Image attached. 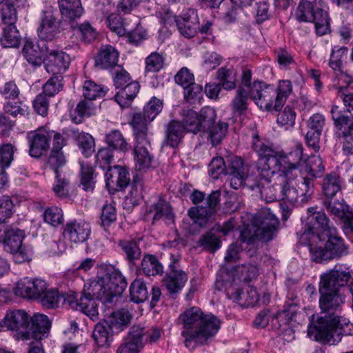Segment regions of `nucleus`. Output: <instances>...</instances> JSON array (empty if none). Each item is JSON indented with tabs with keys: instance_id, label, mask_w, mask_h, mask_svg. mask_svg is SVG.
I'll list each match as a JSON object with an SVG mask.
<instances>
[{
	"instance_id": "obj_1",
	"label": "nucleus",
	"mask_w": 353,
	"mask_h": 353,
	"mask_svg": "<svg viewBox=\"0 0 353 353\" xmlns=\"http://www.w3.org/2000/svg\"><path fill=\"white\" fill-rule=\"evenodd\" d=\"M319 306L321 316L314 325H310L307 335L310 338L322 343L334 344L341 340L345 334L346 320L335 314L344 302V296L341 290H334L319 283Z\"/></svg>"
},
{
	"instance_id": "obj_2",
	"label": "nucleus",
	"mask_w": 353,
	"mask_h": 353,
	"mask_svg": "<svg viewBox=\"0 0 353 353\" xmlns=\"http://www.w3.org/2000/svg\"><path fill=\"white\" fill-rule=\"evenodd\" d=\"M179 322L183 325L181 332L185 338V345L189 347L191 342L203 344L213 337L220 329L221 322L212 315H204L200 308L192 307L186 310L179 317Z\"/></svg>"
},
{
	"instance_id": "obj_3",
	"label": "nucleus",
	"mask_w": 353,
	"mask_h": 353,
	"mask_svg": "<svg viewBox=\"0 0 353 353\" xmlns=\"http://www.w3.org/2000/svg\"><path fill=\"white\" fill-rule=\"evenodd\" d=\"M279 221L270 209L263 208L252 216L241 232V239L248 244L256 241L268 242L276 235Z\"/></svg>"
},
{
	"instance_id": "obj_4",
	"label": "nucleus",
	"mask_w": 353,
	"mask_h": 353,
	"mask_svg": "<svg viewBox=\"0 0 353 353\" xmlns=\"http://www.w3.org/2000/svg\"><path fill=\"white\" fill-rule=\"evenodd\" d=\"M325 232L322 237L312 235L310 239H307L310 240V244L306 246L312 260L316 263L338 259L347 254V248L336 228Z\"/></svg>"
},
{
	"instance_id": "obj_5",
	"label": "nucleus",
	"mask_w": 353,
	"mask_h": 353,
	"mask_svg": "<svg viewBox=\"0 0 353 353\" xmlns=\"http://www.w3.org/2000/svg\"><path fill=\"white\" fill-rule=\"evenodd\" d=\"M252 147L259 157V169L265 174V176L270 177L276 173L284 174L289 172L286 170L285 154L283 151L276 150L271 146L261 143L258 135L254 137Z\"/></svg>"
},
{
	"instance_id": "obj_6",
	"label": "nucleus",
	"mask_w": 353,
	"mask_h": 353,
	"mask_svg": "<svg viewBox=\"0 0 353 353\" xmlns=\"http://www.w3.org/2000/svg\"><path fill=\"white\" fill-rule=\"evenodd\" d=\"M234 279L228 272L219 274L216 281V288L221 290L225 288L228 299L239 303L244 307L254 306L259 301V295L256 289L252 286H247L241 290L234 283Z\"/></svg>"
},
{
	"instance_id": "obj_7",
	"label": "nucleus",
	"mask_w": 353,
	"mask_h": 353,
	"mask_svg": "<svg viewBox=\"0 0 353 353\" xmlns=\"http://www.w3.org/2000/svg\"><path fill=\"white\" fill-rule=\"evenodd\" d=\"M316 0H301L297 8L296 15L299 21H312L315 24L318 35L323 36L330 32L328 14L321 8H314Z\"/></svg>"
},
{
	"instance_id": "obj_8",
	"label": "nucleus",
	"mask_w": 353,
	"mask_h": 353,
	"mask_svg": "<svg viewBox=\"0 0 353 353\" xmlns=\"http://www.w3.org/2000/svg\"><path fill=\"white\" fill-rule=\"evenodd\" d=\"M23 237L24 234L21 230L8 228L4 230L2 242L3 249L14 255V260L17 263H24L30 259L28 253L22 247Z\"/></svg>"
},
{
	"instance_id": "obj_9",
	"label": "nucleus",
	"mask_w": 353,
	"mask_h": 353,
	"mask_svg": "<svg viewBox=\"0 0 353 353\" xmlns=\"http://www.w3.org/2000/svg\"><path fill=\"white\" fill-rule=\"evenodd\" d=\"M332 228H336L330 225V220L323 212L314 213L313 216L307 217V222L305 225L303 232L299 237V243L304 245L310 244V236L316 235L320 237L325 234V232L330 231Z\"/></svg>"
},
{
	"instance_id": "obj_10",
	"label": "nucleus",
	"mask_w": 353,
	"mask_h": 353,
	"mask_svg": "<svg viewBox=\"0 0 353 353\" xmlns=\"http://www.w3.org/2000/svg\"><path fill=\"white\" fill-rule=\"evenodd\" d=\"M183 124L185 126V132L194 134L198 132L205 130L213 119L216 118V113L214 109L205 107L201 110L200 114L192 110H188L184 114Z\"/></svg>"
},
{
	"instance_id": "obj_11",
	"label": "nucleus",
	"mask_w": 353,
	"mask_h": 353,
	"mask_svg": "<svg viewBox=\"0 0 353 353\" xmlns=\"http://www.w3.org/2000/svg\"><path fill=\"white\" fill-rule=\"evenodd\" d=\"M46 127L39 128L27 134L29 154L34 158H39L46 154L50 145V134Z\"/></svg>"
},
{
	"instance_id": "obj_12",
	"label": "nucleus",
	"mask_w": 353,
	"mask_h": 353,
	"mask_svg": "<svg viewBox=\"0 0 353 353\" xmlns=\"http://www.w3.org/2000/svg\"><path fill=\"white\" fill-rule=\"evenodd\" d=\"M276 92L273 88L261 82L255 81L249 90V97L261 109L270 111L274 109Z\"/></svg>"
},
{
	"instance_id": "obj_13",
	"label": "nucleus",
	"mask_w": 353,
	"mask_h": 353,
	"mask_svg": "<svg viewBox=\"0 0 353 353\" xmlns=\"http://www.w3.org/2000/svg\"><path fill=\"white\" fill-rule=\"evenodd\" d=\"M64 305L71 309L79 310L95 321L99 319L98 305L92 298L82 293L77 299V293L72 292L64 299Z\"/></svg>"
},
{
	"instance_id": "obj_14",
	"label": "nucleus",
	"mask_w": 353,
	"mask_h": 353,
	"mask_svg": "<svg viewBox=\"0 0 353 353\" xmlns=\"http://www.w3.org/2000/svg\"><path fill=\"white\" fill-rule=\"evenodd\" d=\"M101 274L113 299L121 295L127 287V281L121 272L113 266L109 265L103 267L101 269Z\"/></svg>"
},
{
	"instance_id": "obj_15",
	"label": "nucleus",
	"mask_w": 353,
	"mask_h": 353,
	"mask_svg": "<svg viewBox=\"0 0 353 353\" xmlns=\"http://www.w3.org/2000/svg\"><path fill=\"white\" fill-rule=\"evenodd\" d=\"M278 185L281 190V200H287L291 203L299 202L298 178L292 172L278 176Z\"/></svg>"
},
{
	"instance_id": "obj_16",
	"label": "nucleus",
	"mask_w": 353,
	"mask_h": 353,
	"mask_svg": "<svg viewBox=\"0 0 353 353\" xmlns=\"http://www.w3.org/2000/svg\"><path fill=\"white\" fill-rule=\"evenodd\" d=\"M105 177L106 186L110 191H119L128 186L130 183L129 172L120 165L108 167Z\"/></svg>"
},
{
	"instance_id": "obj_17",
	"label": "nucleus",
	"mask_w": 353,
	"mask_h": 353,
	"mask_svg": "<svg viewBox=\"0 0 353 353\" xmlns=\"http://www.w3.org/2000/svg\"><path fill=\"white\" fill-rule=\"evenodd\" d=\"M82 293L93 299L101 300L104 303H112L114 299L109 293V289L105 280L103 279L102 274L97 276V280L88 282L84 285Z\"/></svg>"
},
{
	"instance_id": "obj_18",
	"label": "nucleus",
	"mask_w": 353,
	"mask_h": 353,
	"mask_svg": "<svg viewBox=\"0 0 353 353\" xmlns=\"http://www.w3.org/2000/svg\"><path fill=\"white\" fill-rule=\"evenodd\" d=\"M45 67L48 72L52 74H61L69 67L70 56L63 51L52 50L47 53Z\"/></svg>"
},
{
	"instance_id": "obj_19",
	"label": "nucleus",
	"mask_w": 353,
	"mask_h": 353,
	"mask_svg": "<svg viewBox=\"0 0 353 353\" xmlns=\"http://www.w3.org/2000/svg\"><path fill=\"white\" fill-rule=\"evenodd\" d=\"M170 272L166 274L163 281L169 294L174 299L185 285L188 276L184 271L177 268L174 263L170 264Z\"/></svg>"
},
{
	"instance_id": "obj_20",
	"label": "nucleus",
	"mask_w": 353,
	"mask_h": 353,
	"mask_svg": "<svg viewBox=\"0 0 353 353\" xmlns=\"http://www.w3.org/2000/svg\"><path fill=\"white\" fill-rule=\"evenodd\" d=\"M91 232L89 223L83 221H74L68 223L64 228L63 234L74 243L85 242Z\"/></svg>"
},
{
	"instance_id": "obj_21",
	"label": "nucleus",
	"mask_w": 353,
	"mask_h": 353,
	"mask_svg": "<svg viewBox=\"0 0 353 353\" xmlns=\"http://www.w3.org/2000/svg\"><path fill=\"white\" fill-rule=\"evenodd\" d=\"M179 32L186 38L194 37L200 29L198 16L194 10H189L183 13L177 21Z\"/></svg>"
},
{
	"instance_id": "obj_22",
	"label": "nucleus",
	"mask_w": 353,
	"mask_h": 353,
	"mask_svg": "<svg viewBox=\"0 0 353 353\" xmlns=\"http://www.w3.org/2000/svg\"><path fill=\"white\" fill-rule=\"evenodd\" d=\"M150 141H135L134 161L136 169L139 171L145 170L151 166L152 156L150 153Z\"/></svg>"
},
{
	"instance_id": "obj_23",
	"label": "nucleus",
	"mask_w": 353,
	"mask_h": 353,
	"mask_svg": "<svg viewBox=\"0 0 353 353\" xmlns=\"http://www.w3.org/2000/svg\"><path fill=\"white\" fill-rule=\"evenodd\" d=\"M185 133V128L182 122L175 120L171 121L168 124L165 131V137L162 143L163 147L177 148Z\"/></svg>"
},
{
	"instance_id": "obj_24",
	"label": "nucleus",
	"mask_w": 353,
	"mask_h": 353,
	"mask_svg": "<svg viewBox=\"0 0 353 353\" xmlns=\"http://www.w3.org/2000/svg\"><path fill=\"white\" fill-rule=\"evenodd\" d=\"M243 159L239 157L228 159L226 163V175L230 176L231 186L239 189L243 183V175L245 174Z\"/></svg>"
},
{
	"instance_id": "obj_25",
	"label": "nucleus",
	"mask_w": 353,
	"mask_h": 353,
	"mask_svg": "<svg viewBox=\"0 0 353 353\" xmlns=\"http://www.w3.org/2000/svg\"><path fill=\"white\" fill-rule=\"evenodd\" d=\"M38 36L40 41H52L59 33V26L56 19L51 13H45L40 26L37 29Z\"/></svg>"
},
{
	"instance_id": "obj_26",
	"label": "nucleus",
	"mask_w": 353,
	"mask_h": 353,
	"mask_svg": "<svg viewBox=\"0 0 353 353\" xmlns=\"http://www.w3.org/2000/svg\"><path fill=\"white\" fill-rule=\"evenodd\" d=\"M22 51L26 60L30 63L40 65L43 61V56L48 53V48L43 41H39L37 46H35L32 42L27 41Z\"/></svg>"
},
{
	"instance_id": "obj_27",
	"label": "nucleus",
	"mask_w": 353,
	"mask_h": 353,
	"mask_svg": "<svg viewBox=\"0 0 353 353\" xmlns=\"http://www.w3.org/2000/svg\"><path fill=\"white\" fill-rule=\"evenodd\" d=\"M350 276V272L340 271L335 268L330 272L321 276L320 283L330 288L341 290V288L347 283Z\"/></svg>"
},
{
	"instance_id": "obj_28",
	"label": "nucleus",
	"mask_w": 353,
	"mask_h": 353,
	"mask_svg": "<svg viewBox=\"0 0 353 353\" xmlns=\"http://www.w3.org/2000/svg\"><path fill=\"white\" fill-rule=\"evenodd\" d=\"M119 52L112 46H102L95 58V65L101 69L115 66L118 63Z\"/></svg>"
},
{
	"instance_id": "obj_29",
	"label": "nucleus",
	"mask_w": 353,
	"mask_h": 353,
	"mask_svg": "<svg viewBox=\"0 0 353 353\" xmlns=\"http://www.w3.org/2000/svg\"><path fill=\"white\" fill-rule=\"evenodd\" d=\"M150 122L151 121H148L141 112L133 114L130 124L132 128L135 141L150 140L148 137V125Z\"/></svg>"
},
{
	"instance_id": "obj_30",
	"label": "nucleus",
	"mask_w": 353,
	"mask_h": 353,
	"mask_svg": "<svg viewBox=\"0 0 353 353\" xmlns=\"http://www.w3.org/2000/svg\"><path fill=\"white\" fill-rule=\"evenodd\" d=\"M112 332L109 323L101 321L95 325L92 338L98 347H109L112 339Z\"/></svg>"
},
{
	"instance_id": "obj_31",
	"label": "nucleus",
	"mask_w": 353,
	"mask_h": 353,
	"mask_svg": "<svg viewBox=\"0 0 353 353\" xmlns=\"http://www.w3.org/2000/svg\"><path fill=\"white\" fill-rule=\"evenodd\" d=\"M264 184L259 190V193L262 199L266 202H272L281 200V190L278 188V176L272 181L270 177L264 176Z\"/></svg>"
},
{
	"instance_id": "obj_32",
	"label": "nucleus",
	"mask_w": 353,
	"mask_h": 353,
	"mask_svg": "<svg viewBox=\"0 0 353 353\" xmlns=\"http://www.w3.org/2000/svg\"><path fill=\"white\" fill-rule=\"evenodd\" d=\"M58 5L62 17L70 21L79 18L83 12L81 0H58Z\"/></svg>"
},
{
	"instance_id": "obj_33",
	"label": "nucleus",
	"mask_w": 353,
	"mask_h": 353,
	"mask_svg": "<svg viewBox=\"0 0 353 353\" xmlns=\"http://www.w3.org/2000/svg\"><path fill=\"white\" fill-rule=\"evenodd\" d=\"M331 114L334 125L339 131L343 129L346 131V127L350 130L353 125V112H351V109L341 110L339 106L333 105Z\"/></svg>"
},
{
	"instance_id": "obj_34",
	"label": "nucleus",
	"mask_w": 353,
	"mask_h": 353,
	"mask_svg": "<svg viewBox=\"0 0 353 353\" xmlns=\"http://www.w3.org/2000/svg\"><path fill=\"white\" fill-rule=\"evenodd\" d=\"M31 321L32 324L30 330L32 338L36 340H41L48 335L50 328V322L46 315L34 314L32 317Z\"/></svg>"
},
{
	"instance_id": "obj_35",
	"label": "nucleus",
	"mask_w": 353,
	"mask_h": 353,
	"mask_svg": "<svg viewBox=\"0 0 353 353\" xmlns=\"http://www.w3.org/2000/svg\"><path fill=\"white\" fill-rule=\"evenodd\" d=\"M341 179L339 174L332 172L327 174L323 181L322 190L324 198L341 195Z\"/></svg>"
},
{
	"instance_id": "obj_36",
	"label": "nucleus",
	"mask_w": 353,
	"mask_h": 353,
	"mask_svg": "<svg viewBox=\"0 0 353 353\" xmlns=\"http://www.w3.org/2000/svg\"><path fill=\"white\" fill-rule=\"evenodd\" d=\"M214 214L215 210L207 209L203 205L192 207L188 210V216L199 228H206Z\"/></svg>"
},
{
	"instance_id": "obj_37",
	"label": "nucleus",
	"mask_w": 353,
	"mask_h": 353,
	"mask_svg": "<svg viewBox=\"0 0 353 353\" xmlns=\"http://www.w3.org/2000/svg\"><path fill=\"white\" fill-rule=\"evenodd\" d=\"M323 205L332 215L341 219H343L349 212L348 206L345 203V201L341 195L323 198Z\"/></svg>"
},
{
	"instance_id": "obj_38",
	"label": "nucleus",
	"mask_w": 353,
	"mask_h": 353,
	"mask_svg": "<svg viewBox=\"0 0 353 353\" xmlns=\"http://www.w3.org/2000/svg\"><path fill=\"white\" fill-rule=\"evenodd\" d=\"M140 85L137 81H132L122 88L115 95L116 101L121 107L130 105L139 91Z\"/></svg>"
},
{
	"instance_id": "obj_39",
	"label": "nucleus",
	"mask_w": 353,
	"mask_h": 353,
	"mask_svg": "<svg viewBox=\"0 0 353 353\" xmlns=\"http://www.w3.org/2000/svg\"><path fill=\"white\" fill-rule=\"evenodd\" d=\"M228 125L224 122L215 123V118L208 127H206L203 133L207 134V139L213 146L219 145L225 137L228 131Z\"/></svg>"
},
{
	"instance_id": "obj_40",
	"label": "nucleus",
	"mask_w": 353,
	"mask_h": 353,
	"mask_svg": "<svg viewBox=\"0 0 353 353\" xmlns=\"http://www.w3.org/2000/svg\"><path fill=\"white\" fill-rule=\"evenodd\" d=\"M132 319V314L125 308L114 312L110 316L109 323L112 327V331L115 332L123 331L130 323Z\"/></svg>"
},
{
	"instance_id": "obj_41",
	"label": "nucleus",
	"mask_w": 353,
	"mask_h": 353,
	"mask_svg": "<svg viewBox=\"0 0 353 353\" xmlns=\"http://www.w3.org/2000/svg\"><path fill=\"white\" fill-rule=\"evenodd\" d=\"M21 41V36L16 25H5L0 39L1 45L5 48H18Z\"/></svg>"
},
{
	"instance_id": "obj_42",
	"label": "nucleus",
	"mask_w": 353,
	"mask_h": 353,
	"mask_svg": "<svg viewBox=\"0 0 353 353\" xmlns=\"http://www.w3.org/2000/svg\"><path fill=\"white\" fill-rule=\"evenodd\" d=\"M118 245L129 262L134 263L135 261L141 258V250L137 241L134 239H121L119 241Z\"/></svg>"
},
{
	"instance_id": "obj_43",
	"label": "nucleus",
	"mask_w": 353,
	"mask_h": 353,
	"mask_svg": "<svg viewBox=\"0 0 353 353\" xmlns=\"http://www.w3.org/2000/svg\"><path fill=\"white\" fill-rule=\"evenodd\" d=\"M292 92V85L290 81H279L274 105V110L278 111L284 105Z\"/></svg>"
},
{
	"instance_id": "obj_44",
	"label": "nucleus",
	"mask_w": 353,
	"mask_h": 353,
	"mask_svg": "<svg viewBox=\"0 0 353 353\" xmlns=\"http://www.w3.org/2000/svg\"><path fill=\"white\" fill-rule=\"evenodd\" d=\"M130 296L132 301L140 303L147 300L148 291L145 283L141 279H135L130 287Z\"/></svg>"
},
{
	"instance_id": "obj_45",
	"label": "nucleus",
	"mask_w": 353,
	"mask_h": 353,
	"mask_svg": "<svg viewBox=\"0 0 353 353\" xmlns=\"http://www.w3.org/2000/svg\"><path fill=\"white\" fill-rule=\"evenodd\" d=\"M248 97L249 90L244 89L243 87H239L231 105L232 109L235 114L241 115L248 110Z\"/></svg>"
},
{
	"instance_id": "obj_46",
	"label": "nucleus",
	"mask_w": 353,
	"mask_h": 353,
	"mask_svg": "<svg viewBox=\"0 0 353 353\" xmlns=\"http://www.w3.org/2000/svg\"><path fill=\"white\" fill-rule=\"evenodd\" d=\"M8 327L12 330L26 328L28 323V316L24 310H18L7 315Z\"/></svg>"
},
{
	"instance_id": "obj_47",
	"label": "nucleus",
	"mask_w": 353,
	"mask_h": 353,
	"mask_svg": "<svg viewBox=\"0 0 353 353\" xmlns=\"http://www.w3.org/2000/svg\"><path fill=\"white\" fill-rule=\"evenodd\" d=\"M105 141L112 150L125 152L128 149V143L123 134L118 130H114L105 136Z\"/></svg>"
},
{
	"instance_id": "obj_48",
	"label": "nucleus",
	"mask_w": 353,
	"mask_h": 353,
	"mask_svg": "<svg viewBox=\"0 0 353 353\" xmlns=\"http://www.w3.org/2000/svg\"><path fill=\"white\" fill-rule=\"evenodd\" d=\"M67 296L59 294L57 290L49 289L46 288L43 294L40 296V302L43 307L47 308H54L59 307V302L63 301L64 305V299Z\"/></svg>"
},
{
	"instance_id": "obj_49",
	"label": "nucleus",
	"mask_w": 353,
	"mask_h": 353,
	"mask_svg": "<svg viewBox=\"0 0 353 353\" xmlns=\"http://www.w3.org/2000/svg\"><path fill=\"white\" fill-rule=\"evenodd\" d=\"M141 265L143 273L147 276H155L163 273V266L154 255H145Z\"/></svg>"
},
{
	"instance_id": "obj_50",
	"label": "nucleus",
	"mask_w": 353,
	"mask_h": 353,
	"mask_svg": "<svg viewBox=\"0 0 353 353\" xmlns=\"http://www.w3.org/2000/svg\"><path fill=\"white\" fill-rule=\"evenodd\" d=\"M299 201L306 203L314 192V180L308 176L298 179Z\"/></svg>"
},
{
	"instance_id": "obj_51",
	"label": "nucleus",
	"mask_w": 353,
	"mask_h": 353,
	"mask_svg": "<svg viewBox=\"0 0 353 353\" xmlns=\"http://www.w3.org/2000/svg\"><path fill=\"white\" fill-rule=\"evenodd\" d=\"M155 212L153 220L157 221L163 219L167 223H174V215L170 205L163 200H159L154 205Z\"/></svg>"
},
{
	"instance_id": "obj_52",
	"label": "nucleus",
	"mask_w": 353,
	"mask_h": 353,
	"mask_svg": "<svg viewBox=\"0 0 353 353\" xmlns=\"http://www.w3.org/2000/svg\"><path fill=\"white\" fill-rule=\"evenodd\" d=\"M197 244L210 252H214L221 247V241L212 230H210L200 237Z\"/></svg>"
},
{
	"instance_id": "obj_53",
	"label": "nucleus",
	"mask_w": 353,
	"mask_h": 353,
	"mask_svg": "<svg viewBox=\"0 0 353 353\" xmlns=\"http://www.w3.org/2000/svg\"><path fill=\"white\" fill-rule=\"evenodd\" d=\"M220 85L225 90L234 89L236 86V72L232 68H221L217 71Z\"/></svg>"
},
{
	"instance_id": "obj_54",
	"label": "nucleus",
	"mask_w": 353,
	"mask_h": 353,
	"mask_svg": "<svg viewBox=\"0 0 353 353\" xmlns=\"http://www.w3.org/2000/svg\"><path fill=\"white\" fill-rule=\"evenodd\" d=\"M0 14L4 25H15L18 19L17 8L10 1H6L5 3H3Z\"/></svg>"
},
{
	"instance_id": "obj_55",
	"label": "nucleus",
	"mask_w": 353,
	"mask_h": 353,
	"mask_svg": "<svg viewBox=\"0 0 353 353\" xmlns=\"http://www.w3.org/2000/svg\"><path fill=\"white\" fill-rule=\"evenodd\" d=\"M63 77L61 74H53L43 86V94L51 97L59 92L63 88Z\"/></svg>"
},
{
	"instance_id": "obj_56",
	"label": "nucleus",
	"mask_w": 353,
	"mask_h": 353,
	"mask_svg": "<svg viewBox=\"0 0 353 353\" xmlns=\"http://www.w3.org/2000/svg\"><path fill=\"white\" fill-rule=\"evenodd\" d=\"M77 145L82 154L88 157L92 155L94 151L95 142L92 135L88 133L81 132L77 138Z\"/></svg>"
},
{
	"instance_id": "obj_57",
	"label": "nucleus",
	"mask_w": 353,
	"mask_h": 353,
	"mask_svg": "<svg viewBox=\"0 0 353 353\" xmlns=\"http://www.w3.org/2000/svg\"><path fill=\"white\" fill-rule=\"evenodd\" d=\"M303 148L301 143L296 145L294 150L290 152L288 155H285V168L286 170L292 172L299 165L301 161L303 160Z\"/></svg>"
},
{
	"instance_id": "obj_58",
	"label": "nucleus",
	"mask_w": 353,
	"mask_h": 353,
	"mask_svg": "<svg viewBox=\"0 0 353 353\" xmlns=\"http://www.w3.org/2000/svg\"><path fill=\"white\" fill-rule=\"evenodd\" d=\"M81 184L83 186V189L87 192H92L94 188L95 181H94V169L92 166L81 163Z\"/></svg>"
},
{
	"instance_id": "obj_59",
	"label": "nucleus",
	"mask_w": 353,
	"mask_h": 353,
	"mask_svg": "<svg viewBox=\"0 0 353 353\" xmlns=\"http://www.w3.org/2000/svg\"><path fill=\"white\" fill-rule=\"evenodd\" d=\"M83 95L85 99L90 101L105 95V91L101 85L92 81H85L83 86Z\"/></svg>"
},
{
	"instance_id": "obj_60",
	"label": "nucleus",
	"mask_w": 353,
	"mask_h": 353,
	"mask_svg": "<svg viewBox=\"0 0 353 353\" xmlns=\"http://www.w3.org/2000/svg\"><path fill=\"white\" fill-rule=\"evenodd\" d=\"M94 109L92 101L86 99L81 100L76 108V112L78 115L72 117L73 121L76 123H81L84 117H90L94 113Z\"/></svg>"
},
{
	"instance_id": "obj_61",
	"label": "nucleus",
	"mask_w": 353,
	"mask_h": 353,
	"mask_svg": "<svg viewBox=\"0 0 353 353\" xmlns=\"http://www.w3.org/2000/svg\"><path fill=\"white\" fill-rule=\"evenodd\" d=\"M278 111L279 112L276 119L278 124L285 126L286 128L294 125L296 114L294 108L286 106L283 110L280 109Z\"/></svg>"
},
{
	"instance_id": "obj_62",
	"label": "nucleus",
	"mask_w": 353,
	"mask_h": 353,
	"mask_svg": "<svg viewBox=\"0 0 353 353\" xmlns=\"http://www.w3.org/2000/svg\"><path fill=\"white\" fill-rule=\"evenodd\" d=\"M106 23L110 30L119 36H123L127 32V25L123 23V19L118 14H110L106 19Z\"/></svg>"
},
{
	"instance_id": "obj_63",
	"label": "nucleus",
	"mask_w": 353,
	"mask_h": 353,
	"mask_svg": "<svg viewBox=\"0 0 353 353\" xmlns=\"http://www.w3.org/2000/svg\"><path fill=\"white\" fill-rule=\"evenodd\" d=\"M163 107L162 101L153 97L145 106L143 111L141 112L148 121H152L157 114L161 111Z\"/></svg>"
},
{
	"instance_id": "obj_64",
	"label": "nucleus",
	"mask_w": 353,
	"mask_h": 353,
	"mask_svg": "<svg viewBox=\"0 0 353 353\" xmlns=\"http://www.w3.org/2000/svg\"><path fill=\"white\" fill-rule=\"evenodd\" d=\"M45 222L57 226L63 222V211L58 207L48 208L43 213Z\"/></svg>"
}]
</instances>
